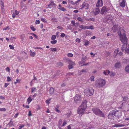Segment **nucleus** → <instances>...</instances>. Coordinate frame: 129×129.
<instances>
[{
    "label": "nucleus",
    "mask_w": 129,
    "mask_h": 129,
    "mask_svg": "<svg viewBox=\"0 0 129 129\" xmlns=\"http://www.w3.org/2000/svg\"><path fill=\"white\" fill-rule=\"evenodd\" d=\"M118 33L120 37V40L123 43L121 50L124 52H129V45H127V42L128 41L125 34V31L122 28H120L118 30Z\"/></svg>",
    "instance_id": "1"
},
{
    "label": "nucleus",
    "mask_w": 129,
    "mask_h": 129,
    "mask_svg": "<svg viewBox=\"0 0 129 129\" xmlns=\"http://www.w3.org/2000/svg\"><path fill=\"white\" fill-rule=\"evenodd\" d=\"M106 83V81L105 80L102 79H99L96 81L95 85L98 87H102L104 86Z\"/></svg>",
    "instance_id": "2"
},
{
    "label": "nucleus",
    "mask_w": 129,
    "mask_h": 129,
    "mask_svg": "<svg viewBox=\"0 0 129 129\" xmlns=\"http://www.w3.org/2000/svg\"><path fill=\"white\" fill-rule=\"evenodd\" d=\"M94 91V90L91 87L86 88L84 90L85 94L88 96L92 95Z\"/></svg>",
    "instance_id": "3"
},
{
    "label": "nucleus",
    "mask_w": 129,
    "mask_h": 129,
    "mask_svg": "<svg viewBox=\"0 0 129 129\" xmlns=\"http://www.w3.org/2000/svg\"><path fill=\"white\" fill-rule=\"evenodd\" d=\"M73 98L75 103L76 104L80 103L82 99L81 95L79 94H76Z\"/></svg>",
    "instance_id": "4"
},
{
    "label": "nucleus",
    "mask_w": 129,
    "mask_h": 129,
    "mask_svg": "<svg viewBox=\"0 0 129 129\" xmlns=\"http://www.w3.org/2000/svg\"><path fill=\"white\" fill-rule=\"evenodd\" d=\"M109 9L105 7H103L101 9L100 13L102 15H105L107 14Z\"/></svg>",
    "instance_id": "5"
},
{
    "label": "nucleus",
    "mask_w": 129,
    "mask_h": 129,
    "mask_svg": "<svg viewBox=\"0 0 129 129\" xmlns=\"http://www.w3.org/2000/svg\"><path fill=\"white\" fill-rule=\"evenodd\" d=\"M85 109L81 107H79L78 110V113L79 114V116H81L82 114L84 113Z\"/></svg>",
    "instance_id": "6"
},
{
    "label": "nucleus",
    "mask_w": 129,
    "mask_h": 129,
    "mask_svg": "<svg viewBox=\"0 0 129 129\" xmlns=\"http://www.w3.org/2000/svg\"><path fill=\"white\" fill-rule=\"evenodd\" d=\"M113 19V17L111 15H107L106 17V19L108 22H110Z\"/></svg>",
    "instance_id": "7"
},
{
    "label": "nucleus",
    "mask_w": 129,
    "mask_h": 129,
    "mask_svg": "<svg viewBox=\"0 0 129 129\" xmlns=\"http://www.w3.org/2000/svg\"><path fill=\"white\" fill-rule=\"evenodd\" d=\"M93 112L96 115H98V114L100 110L97 108H94L92 109Z\"/></svg>",
    "instance_id": "8"
},
{
    "label": "nucleus",
    "mask_w": 129,
    "mask_h": 129,
    "mask_svg": "<svg viewBox=\"0 0 129 129\" xmlns=\"http://www.w3.org/2000/svg\"><path fill=\"white\" fill-rule=\"evenodd\" d=\"M103 5L102 0H98L96 5V7L98 8L102 7Z\"/></svg>",
    "instance_id": "9"
},
{
    "label": "nucleus",
    "mask_w": 129,
    "mask_h": 129,
    "mask_svg": "<svg viewBox=\"0 0 129 129\" xmlns=\"http://www.w3.org/2000/svg\"><path fill=\"white\" fill-rule=\"evenodd\" d=\"M81 7V9H82L84 7H87L88 8L89 7L88 4L86 2H84L83 4L80 6Z\"/></svg>",
    "instance_id": "10"
},
{
    "label": "nucleus",
    "mask_w": 129,
    "mask_h": 129,
    "mask_svg": "<svg viewBox=\"0 0 129 129\" xmlns=\"http://www.w3.org/2000/svg\"><path fill=\"white\" fill-rule=\"evenodd\" d=\"M100 10L99 8H95L93 11V14L94 15H97L100 13Z\"/></svg>",
    "instance_id": "11"
},
{
    "label": "nucleus",
    "mask_w": 129,
    "mask_h": 129,
    "mask_svg": "<svg viewBox=\"0 0 129 129\" xmlns=\"http://www.w3.org/2000/svg\"><path fill=\"white\" fill-rule=\"evenodd\" d=\"M87 102L86 101H84L82 103V104L80 106L81 107H82L83 108L85 109L87 107L86 103Z\"/></svg>",
    "instance_id": "12"
},
{
    "label": "nucleus",
    "mask_w": 129,
    "mask_h": 129,
    "mask_svg": "<svg viewBox=\"0 0 129 129\" xmlns=\"http://www.w3.org/2000/svg\"><path fill=\"white\" fill-rule=\"evenodd\" d=\"M47 8H51L52 7H55V4L53 1L51 2L50 4L47 5Z\"/></svg>",
    "instance_id": "13"
},
{
    "label": "nucleus",
    "mask_w": 129,
    "mask_h": 129,
    "mask_svg": "<svg viewBox=\"0 0 129 129\" xmlns=\"http://www.w3.org/2000/svg\"><path fill=\"white\" fill-rule=\"evenodd\" d=\"M118 27V26L116 25H114L112 28V29L113 30V31L115 32V30L117 29Z\"/></svg>",
    "instance_id": "14"
},
{
    "label": "nucleus",
    "mask_w": 129,
    "mask_h": 129,
    "mask_svg": "<svg viewBox=\"0 0 129 129\" xmlns=\"http://www.w3.org/2000/svg\"><path fill=\"white\" fill-rule=\"evenodd\" d=\"M98 115L100 116H102L103 117H104L105 116V115L104 114V113L100 110V112H99L98 114Z\"/></svg>",
    "instance_id": "15"
},
{
    "label": "nucleus",
    "mask_w": 129,
    "mask_h": 129,
    "mask_svg": "<svg viewBox=\"0 0 129 129\" xmlns=\"http://www.w3.org/2000/svg\"><path fill=\"white\" fill-rule=\"evenodd\" d=\"M120 6L123 8L125 6V0H122V2L120 3Z\"/></svg>",
    "instance_id": "16"
},
{
    "label": "nucleus",
    "mask_w": 129,
    "mask_h": 129,
    "mask_svg": "<svg viewBox=\"0 0 129 129\" xmlns=\"http://www.w3.org/2000/svg\"><path fill=\"white\" fill-rule=\"evenodd\" d=\"M30 55L31 56L34 57L36 55V53L31 50H30L29 51Z\"/></svg>",
    "instance_id": "17"
},
{
    "label": "nucleus",
    "mask_w": 129,
    "mask_h": 129,
    "mask_svg": "<svg viewBox=\"0 0 129 129\" xmlns=\"http://www.w3.org/2000/svg\"><path fill=\"white\" fill-rule=\"evenodd\" d=\"M119 51V50L118 49H117V50H115L114 51V52L116 53H117L118 54H119L120 56L121 55H122V53L121 52H120L118 53V52Z\"/></svg>",
    "instance_id": "18"
},
{
    "label": "nucleus",
    "mask_w": 129,
    "mask_h": 129,
    "mask_svg": "<svg viewBox=\"0 0 129 129\" xmlns=\"http://www.w3.org/2000/svg\"><path fill=\"white\" fill-rule=\"evenodd\" d=\"M124 126V124H115L113 125V127H123Z\"/></svg>",
    "instance_id": "19"
},
{
    "label": "nucleus",
    "mask_w": 129,
    "mask_h": 129,
    "mask_svg": "<svg viewBox=\"0 0 129 129\" xmlns=\"http://www.w3.org/2000/svg\"><path fill=\"white\" fill-rule=\"evenodd\" d=\"M120 64L119 63H117L115 65V67L116 68H119L120 67Z\"/></svg>",
    "instance_id": "20"
},
{
    "label": "nucleus",
    "mask_w": 129,
    "mask_h": 129,
    "mask_svg": "<svg viewBox=\"0 0 129 129\" xmlns=\"http://www.w3.org/2000/svg\"><path fill=\"white\" fill-rule=\"evenodd\" d=\"M54 89L53 88H50L49 90L50 93L51 94H53L54 92Z\"/></svg>",
    "instance_id": "21"
},
{
    "label": "nucleus",
    "mask_w": 129,
    "mask_h": 129,
    "mask_svg": "<svg viewBox=\"0 0 129 129\" xmlns=\"http://www.w3.org/2000/svg\"><path fill=\"white\" fill-rule=\"evenodd\" d=\"M85 29H94V27L92 26H86Z\"/></svg>",
    "instance_id": "22"
},
{
    "label": "nucleus",
    "mask_w": 129,
    "mask_h": 129,
    "mask_svg": "<svg viewBox=\"0 0 129 129\" xmlns=\"http://www.w3.org/2000/svg\"><path fill=\"white\" fill-rule=\"evenodd\" d=\"M103 73L106 75H108L110 73V71L108 70H106L104 71Z\"/></svg>",
    "instance_id": "23"
},
{
    "label": "nucleus",
    "mask_w": 129,
    "mask_h": 129,
    "mask_svg": "<svg viewBox=\"0 0 129 129\" xmlns=\"http://www.w3.org/2000/svg\"><path fill=\"white\" fill-rule=\"evenodd\" d=\"M125 70L126 72L129 73V64L125 67Z\"/></svg>",
    "instance_id": "24"
},
{
    "label": "nucleus",
    "mask_w": 129,
    "mask_h": 129,
    "mask_svg": "<svg viewBox=\"0 0 129 129\" xmlns=\"http://www.w3.org/2000/svg\"><path fill=\"white\" fill-rule=\"evenodd\" d=\"M59 106H57L55 108L54 110L57 112L58 113H60V111L59 110H58V109L59 108Z\"/></svg>",
    "instance_id": "25"
},
{
    "label": "nucleus",
    "mask_w": 129,
    "mask_h": 129,
    "mask_svg": "<svg viewBox=\"0 0 129 129\" xmlns=\"http://www.w3.org/2000/svg\"><path fill=\"white\" fill-rule=\"evenodd\" d=\"M90 81H94V76L92 75L90 77Z\"/></svg>",
    "instance_id": "26"
},
{
    "label": "nucleus",
    "mask_w": 129,
    "mask_h": 129,
    "mask_svg": "<svg viewBox=\"0 0 129 129\" xmlns=\"http://www.w3.org/2000/svg\"><path fill=\"white\" fill-rule=\"evenodd\" d=\"M52 20L53 22H57V19L55 18H53L52 19Z\"/></svg>",
    "instance_id": "27"
},
{
    "label": "nucleus",
    "mask_w": 129,
    "mask_h": 129,
    "mask_svg": "<svg viewBox=\"0 0 129 129\" xmlns=\"http://www.w3.org/2000/svg\"><path fill=\"white\" fill-rule=\"evenodd\" d=\"M32 101V99L30 97H29L27 100V101L28 102V104H29V103Z\"/></svg>",
    "instance_id": "28"
},
{
    "label": "nucleus",
    "mask_w": 129,
    "mask_h": 129,
    "mask_svg": "<svg viewBox=\"0 0 129 129\" xmlns=\"http://www.w3.org/2000/svg\"><path fill=\"white\" fill-rule=\"evenodd\" d=\"M85 26L82 25H80L79 26V27L80 28H81L82 29H85Z\"/></svg>",
    "instance_id": "29"
},
{
    "label": "nucleus",
    "mask_w": 129,
    "mask_h": 129,
    "mask_svg": "<svg viewBox=\"0 0 129 129\" xmlns=\"http://www.w3.org/2000/svg\"><path fill=\"white\" fill-rule=\"evenodd\" d=\"M58 9L59 10H60L64 11H66V10L64 8L62 7L61 8H58Z\"/></svg>",
    "instance_id": "30"
},
{
    "label": "nucleus",
    "mask_w": 129,
    "mask_h": 129,
    "mask_svg": "<svg viewBox=\"0 0 129 129\" xmlns=\"http://www.w3.org/2000/svg\"><path fill=\"white\" fill-rule=\"evenodd\" d=\"M51 100V98H49L48 99H47L46 101V102L47 103V104H49L50 103L49 101H50Z\"/></svg>",
    "instance_id": "31"
},
{
    "label": "nucleus",
    "mask_w": 129,
    "mask_h": 129,
    "mask_svg": "<svg viewBox=\"0 0 129 129\" xmlns=\"http://www.w3.org/2000/svg\"><path fill=\"white\" fill-rule=\"evenodd\" d=\"M89 42L88 41L86 40L84 43V45L85 46H88L89 45Z\"/></svg>",
    "instance_id": "32"
},
{
    "label": "nucleus",
    "mask_w": 129,
    "mask_h": 129,
    "mask_svg": "<svg viewBox=\"0 0 129 129\" xmlns=\"http://www.w3.org/2000/svg\"><path fill=\"white\" fill-rule=\"evenodd\" d=\"M57 41L56 40H54L51 41V42L52 44H54L56 43Z\"/></svg>",
    "instance_id": "33"
},
{
    "label": "nucleus",
    "mask_w": 129,
    "mask_h": 129,
    "mask_svg": "<svg viewBox=\"0 0 129 129\" xmlns=\"http://www.w3.org/2000/svg\"><path fill=\"white\" fill-rule=\"evenodd\" d=\"M50 49L52 51H57V49L56 48H52Z\"/></svg>",
    "instance_id": "34"
},
{
    "label": "nucleus",
    "mask_w": 129,
    "mask_h": 129,
    "mask_svg": "<svg viewBox=\"0 0 129 129\" xmlns=\"http://www.w3.org/2000/svg\"><path fill=\"white\" fill-rule=\"evenodd\" d=\"M87 69H82L80 71L82 73H85L87 72Z\"/></svg>",
    "instance_id": "35"
},
{
    "label": "nucleus",
    "mask_w": 129,
    "mask_h": 129,
    "mask_svg": "<svg viewBox=\"0 0 129 129\" xmlns=\"http://www.w3.org/2000/svg\"><path fill=\"white\" fill-rule=\"evenodd\" d=\"M30 29L33 31H35L36 30V29H35L34 27L32 25H31L30 26Z\"/></svg>",
    "instance_id": "36"
},
{
    "label": "nucleus",
    "mask_w": 129,
    "mask_h": 129,
    "mask_svg": "<svg viewBox=\"0 0 129 129\" xmlns=\"http://www.w3.org/2000/svg\"><path fill=\"white\" fill-rule=\"evenodd\" d=\"M68 56L69 57H72L73 55V54H72V53H69L68 54Z\"/></svg>",
    "instance_id": "37"
},
{
    "label": "nucleus",
    "mask_w": 129,
    "mask_h": 129,
    "mask_svg": "<svg viewBox=\"0 0 129 129\" xmlns=\"http://www.w3.org/2000/svg\"><path fill=\"white\" fill-rule=\"evenodd\" d=\"M77 20L81 22H83V19L80 17H78L77 18Z\"/></svg>",
    "instance_id": "38"
},
{
    "label": "nucleus",
    "mask_w": 129,
    "mask_h": 129,
    "mask_svg": "<svg viewBox=\"0 0 129 129\" xmlns=\"http://www.w3.org/2000/svg\"><path fill=\"white\" fill-rule=\"evenodd\" d=\"M56 38V36L55 35H53L52 36L51 39L52 40H55Z\"/></svg>",
    "instance_id": "39"
},
{
    "label": "nucleus",
    "mask_w": 129,
    "mask_h": 129,
    "mask_svg": "<svg viewBox=\"0 0 129 129\" xmlns=\"http://www.w3.org/2000/svg\"><path fill=\"white\" fill-rule=\"evenodd\" d=\"M123 101H127L128 99V98L126 96H124V97H123Z\"/></svg>",
    "instance_id": "40"
},
{
    "label": "nucleus",
    "mask_w": 129,
    "mask_h": 129,
    "mask_svg": "<svg viewBox=\"0 0 129 129\" xmlns=\"http://www.w3.org/2000/svg\"><path fill=\"white\" fill-rule=\"evenodd\" d=\"M111 76H114L115 75V73L113 72H111L110 74Z\"/></svg>",
    "instance_id": "41"
},
{
    "label": "nucleus",
    "mask_w": 129,
    "mask_h": 129,
    "mask_svg": "<svg viewBox=\"0 0 129 129\" xmlns=\"http://www.w3.org/2000/svg\"><path fill=\"white\" fill-rule=\"evenodd\" d=\"M71 24H72V26H75V21H71Z\"/></svg>",
    "instance_id": "42"
},
{
    "label": "nucleus",
    "mask_w": 129,
    "mask_h": 129,
    "mask_svg": "<svg viewBox=\"0 0 129 129\" xmlns=\"http://www.w3.org/2000/svg\"><path fill=\"white\" fill-rule=\"evenodd\" d=\"M41 21H42L43 22H46L47 21H46V19L45 18H42L41 19Z\"/></svg>",
    "instance_id": "43"
},
{
    "label": "nucleus",
    "mask_w": 129,
    "mask_h": 129,
    "mask_svg": "<svg viewBox=\"0 0 129 129\" xmlns=\"http://www.w3.org/2000/svg\"><path fill=\"white\" fill-rule=\"evenodd\" d=\"M87 20H90L92 21H93L94 20V19L93 18H90L89 19H87Z\"/></svg>",
    "instance_id": "44"
},
{
    "label": "nucleus",
    "mask_w": 129,
    "mask_h": 129,
    "mask_svg": "<svg viewBox=\"0 0 129 129\" xmlns=\"http://www.w3.org/2000/svg\"><path fill=\"white\" fill-rule=\"evenodd\" d=\"M24 125L23 124H21L19 127V129H21L22 127H24Z\"/></svg>",
    "instance_id": "45"
},
{
    "label": "nucleus",
    "mask_w": 129,
    "mask_h": 129,
    "mask_svg": "<svg viewBox=\"0 0 129 129\" xmlns=\"http://www.w3.org/2000/svg\"><path fill=\"white\" fill-rule=\"evenodd\" d=\"M62 122V121L61 119H60L59 121V126H60Z\"/></svg>",
    "instance_id": "46"
},
{
    "label": "nucleus",
    "mask_w": 129,
    "mask_h": 129,
    "mask_svg": "<svg viewBox=\"0 0 129 129\" xmlns=\"http://www.w3.org/2000/svg\"><path fill=\"white\" fill-rule=\"evenodd\" d=\"M66 124H67V122L65 120H64V121L63 122V123L61 125V126L62 127V126H64Z\"/></svg>",
    "instance_id": "47"
},
{
    "label": "nucleus",
    "mask_w": 129,
    "mask_h": 129,
    "mask_svg": "<svg viewBox=\"0 0 129 129\" xmlns=\"http://www.w3.org/2000/svg\"><path fill=\"white\" fill-rule=\"evenodd\" d=\"M6 110V109L5 108H0V111H5Z\"/></svg>",
    "instance_id": "48"
},
{
    "label": "nucleus",
    "mask_w": 129,
    "mask_h": 129,
    "mask_svg": "<svg viewBox=\"0 0 129 129\" xmlns=\"http://www.w3.org/2000/svg\"><path fill=\"white\" fill-rule=\"evenodd\" d=\"M21 37L22 39L23 40L24 38V34H22L21 35Z\"/></svg>",
    "instance_id": "49"
},
{
    "label": "nucleus",
    "mask_w": 129,
    "mask_h": 129,
    "mask_svg": "<svg viewBox=\"0 0 129 129\" xmlns=\"http://www.w3.org/2000/svg\"><path fill=\"white\" fill-rule=\"evenodd\" d=\"M65 36V35L63 33H62L61 34V35H60V37L63 38Z\"/></svg>",
    "instance_id": "50"
},
{
    "label": "nucleus",
    "mask_w": 129,
    "mask_h": 129,
    "mask_svg": "<svg viewBox=\"0 0 129 129\" xmlns=\"http://www.w3.org/2000/svg\"><path fill=\"white\" fill-rule=\"evenodd\" d=\"M68 68L69 69H71L73 68L72 65L70 64L68 66Z\"/></svg>",
    "instance_id": "51"
},
{
    "label": "nucleus",
    "mask_w": 129,
    "mask_h": 129,
    "mask_svg": "<svg viewBox=\"0 0 129 129\" xmlns=\"http://www.w3.org/2000/svg\"><path fill=\"white\" fill-rule=\"evenodd\" d=\"M9 47L11 49H14V47L11 45H9Z\"/></svg>",
    "instance_id": "52"
},
{
    "label": "nucleus",
    "mask_w": 129,
    "mask_h": 129,
    "mask_svg": "<svg viewBox=\"0 0 129 129\" xmlns=\"http://www.w3.org/2000/svg\"><path fill=\"white\" fill-rule=\"evenodd\" d=\"M57 28L59 29H60L61 30H62L63 29V27H61V26H58L57 27Z\"/></svg>",
    "instance_id": "53"
},
{
    "label": "nucleus",
    "mask_w": 129,
    "mask_h": 129,
    "mask_svg": "<svg viewBox=\"0 0 129 129\" xmlns=\"http://www.w3.org/2000/svg\"><path fill=\"white\" fill-rule=\"evenodd\" d=\"M33 36L35 38L37 39L38 38V36L34 34H32Z\"/></svg>",
    "instance_id": "54"
},
{
    "label": "nucleus",
    "mask_w": 129,
    "mask_h": 129,
    "mask_svg": "<svg viewBox=\"0 0 129 129\" xmlns=\"http://www.w3.org/2000/svg\"><path fill=\"white\" fill-rule=\"evenodd\" d=\"M32 114L31 113V111H29V112L28 114V116H32Z\"/></svg>",
    "instance_id": "55"
},
{
    "label": "nucleus",
    "mask_w": 129,
    "mask_h": 129,
    "mask_svg": "<svg viewBox=\"0 0 129 129\" xmlns=\"http://www.w3.org/2000/svg\"><path fill=\"white\" fill-rule=\"evenodd\" d=\"M6 70L7 72H9L10 71V69L8 67H7L6 68Z\"/></svg>",
    "instance_id": "56"
},
{
    "label": "nucleus",
    "mask_w": 129,
    "mask_h": 129,
    "mask_svg": "<svg viewBox=\"0 0 129 129\" xmlns=\"http://www.w3.org/2000/svg\"><path fill=\"white\" fill-rule=\"evenodd\" d=\"M40 21L39 20H36L35 22V23L36 24H38L40 23Z\"/></svg>",
    "instance_id": "57"
},
{
    "label": "nucleus",
    "mask_w": 129,
    "mask_h": 129,
    "mask_svg": "<svg viewBox=\"0 0 129 129\" xmlns=\"http://www.w3.org/2000/svg\"><path fill=\"white\" fill-rule=\"evenodd\" d=\"M7 80L8 81H10L11 80V79L9 77H7Z\"/></svg>",
    "instance_id": "58"
},
{
    "label": "nucleus",
    "mask_w": 129,
    "mask_h": 129,
    "mask_svg": "<svg viewBox=\"0 0 129 129\" xmlns=\"http://www.w3.org/2000/svg\"><path fill=\"white\" fill-rule=\"evenodd\" d=\"M14 13H15L16 15H17L19 14V12H18L17 10H15Z\"/></svg>",
    "instance_id": "59"
},
{
    "label": "nucleus",
    "mask_w": 129,
    "mask_h": 129,
    "mask_svg": "<svg viewBox=\"0 0 129 129\" xmlns=\"http://www.w3.org/2000/svg\"><path fill=\"white\" fill-rule=\"evenodd\" d=\"M68 75H73V73L69 72L68 73Z\"/></svg>",
    "instance_id": "60"
},
{
    "label": "nucleus",
    "mask_w": 129,
    "mask_h": 129,
    "mask_svg": "<svg viewBox=\"0 0 129 129\" xmlns=\"http://www.w3.org/2000/svg\"><path fill=\"white\" fill-rule=\"evenodd\" d=\"M76 42L79 43L80 42V39L79 38H77L76 40Z\"/></svg>",
    "instance_id": "61"
},
{
    "label": "nucleus",
    "mask_w": 129,
    "mask_h": 129,
    "mask_svg": "<svg viewBox=\"0 0 129 129\" xmlns=\"http://www.w3.org/2000/svg\"><path fill=\"white\" fill-rule=\"evenodd\" d=\"M36 88H31V92H33L36 89Z\"/></svg>",
    "instance_id": "62"
},
{
    "label": "nucleus",
    "mask_w": 129,
    "mask_h": 129,
    "mask_svg": "<svg viewBox=\"0 0 129 129\" xmlns=\"http://www.w3.org/2000/svg\"><path fill=\"white\" fill-rule=\"evenodd\" d=\"M9 84H8L7 83H5L4 85L5 87H7L8 86Z\"/></svg>",
    "instance_id": "63"
},
{
    "label": "nucleus",
    "mask_w": 129,
    "mask_h": 129,
    "mask_svg": "<svg viewBox=\"0 0 129 129\" xmlns=\"http://www.w3.org/2000/svg\"><path fill=\"white\" fill-rule=\"evenodd\" d=\"M10 29V28L8 27H6L5 28H4V30H9Z\"/></svg>",
    "instance_id": "64"
}]
</instances>
